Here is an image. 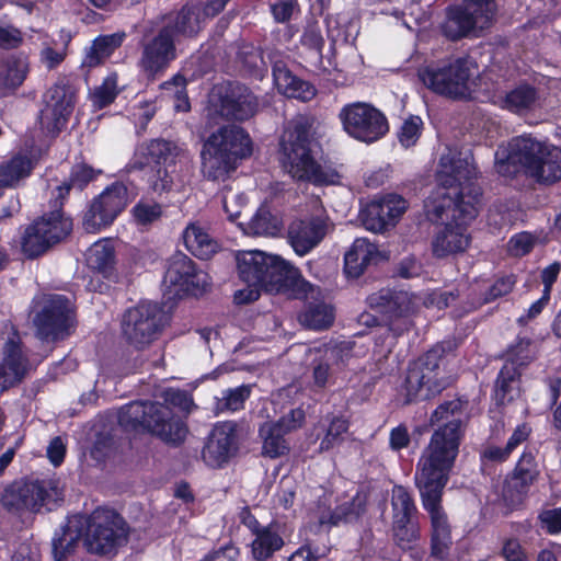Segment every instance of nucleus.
I'll return each mask as SVG.
<instances>
[{"mask_svg":"<svg viewBox=\"0 0 561 561\" xmlns=\"http://www.w3.org/2000/svg\"><path fill=\"white\" fill-rule=\"evenodd\" d=\"M462 407L460 399H454L434 410L431 424H443L432 434L415 473L422 506L431 522V554L439 560L448 556L451 546V526L442 505V496L459 451Z\"/></svg>","mask_w":561,"mask_h":561,"instance_id":"f257e3e1","label":"nucleus"},{"mask_svg":"<svg viewBox=\"0 0 561 561\" xmlns=\"http://www.w3.org/2000/svg\"><path fill=\"white\" fill-rule=\"evenodd\" d=\"M81 538L89 552L110 554L127 542L128 526L119 514L107 507H98L89 516L73 515L53 537L55 561H64Z\"/></svg>","mask_w":561,"mask_h":561,"instance_id":"f03ea898","label":"nucleus"},{"mask_svg":"<svg viewBox=\"0 0 561 561\" xmlns=\"http://www.w3.org/2000/svg\"><path fill=\"white\" fill-rule=\"evenodd\" d=\"M161 397L163 403L134 401L125 404L118 411V423L125 430L142 428L168 444L179 445L186 437L187 426L172 408L187 410L192 400L186 391L173 388L163 390Z\"/></svg>","mask_w":561,"mask_h":561,"instance_id":"7ed1b4c3","label":"nucleus"},{"mask_svg":"<svg viewBox=\"0 0 561 561\" xmlns=\"http://www.w3.org/2000/svg\"><path fill=\"white\" fill-rule=\"evenodd\" d=\"M313 119L298 115L285 126L279 141L280 162L293 179L314 185H335L341 174L329 162H318L312 154Z\"/></svg>","mask_w":561,"mask_h":561,"instance_id":"20e7f679","label":"nucleus"},{"mask_svg":"<svg viewBox=\"0 0 561 561\" xmlns=\"http://www.w3.org/2000/svg\"><path fill=\"white\" fill-rule=\"evenodd\" d=\"M477 172L472 158L443 154L437 170L438 186L427 198L426 210H467L474 208L480 187L473 183Z\"/></svg>","mask_w":561,"mask_h":561,"instance_id":"39448f33","label":"nucleus"},{"mask_svg":"<svg viewBox=\"0 0 561 561\" xmlns=\"http://www.w3.org/2000/svg\"><path fill=\"white\" fill-rule=\"evenodd\" d=\"M252 139L242 127H219L203 145L202 172L208 180H225L238 168L240 161L252 154Z\"/></svg>","mask_w":561,"mask_h":561,"instance_id":"423d86ee","label":"nucleus"},{"mask_svg":"<svg viewBox=\"0 0 561 561\" xmlns=\"http://www.w3.org/2000/svg\"><path fill=\"white\" fill-rule=\"evenodd\" d=\"M457 298L454 291L433 290L424 299L407 291L383 288L367 298L370 308L388 318L389 331L400 335L411 327L410 317L416 312L421 304L437 309L447 308Z\"/></svg>","mask_w":561,"mask_h":561,"instance_id":"0eeeda50","label":"nucleus"},{"mask_svg":"<svg viewBox=\"0 0 561 561\" xmlns=\"http://www.w3.org/2000/svg\"><path fill=\"white\" fill-rule=\"evenodd\" d=\"M444 353V345L437 344L409 365L403 385L404 403L416 399L427 400L450 385L451 375L446 370Z\"/></svg>","mask_w":561,"mask_h":561,"instance_id":"6e6552de","label":"nucleus"},{"mask_svg":"<svg viewBox=\"0 0 561 561\" xmlns=\"http://www.w3.org/2000/svg\"><path fill=\"white\" fill-rule=\"evenodd\" d=\"M474 62L467 58H456L431 64L419 70L423 84L434 93L454 100L470 98L474 91Z\"/></svg>","mask_w":561,"mask_h":561,"instance_id":"1a4fd4ad","label":"nucleus"},{"mask_svg":"<svg viewBox=\"0 0 561 561\" xmlns=\"http://www.w3.org/2000/svg\"><path fill=\"white\" fill-rule=\"evenodd\" d=\"M186 158L187 151L183 144L157 138L142 142L136 148L131 168L142 169L151 163L156 164L157 179L152 182V188L154 192H164L172 187V174L176 163Z\"/></svg>","mask_w":561,"mask_h":561,"instance_id":"9d476101","label":"nucleus"},{"mask_svg":"<svg viewBox=\"0 0 561 561\" xmlns=\"http://www.w3.org/2000/svg\"><path fill=\"white\" fill-rule=\"evenodd\" d=\"M71 230L72 220L66 213H43L22 230L21 251L27 259H36L65 239Z\"/></svg>","mask_w":561,"mask_h":561,"instance_id":"9b49d317","label":"nucleus"},{"mask_svg":"<svg viewBox=\"0 0 561 561\" xmlns=\"http://www.w3.org/2000/svg\"><path fill=\"white\" fill-rule=\"evenodd\" d=\"M71 302L59 294H39L33 298L32 313L36 333L42 340H58L71 323Z\"/></svg>","mask_w":561,"mask_h":561,"instance_id":"f8f14e48","label":"nucleus"},{"mask_svg":"<svg viewBox=\"0 0 561 561\" xmlns=\"http://www.w3.org/2000/svg\"><path fill=\"white\" fill-rule=\"evenodd\" d=\"M495 13L494 0H465L462 4L448 9L442 32L451 41L460 39L490 27Z\"/></svg>","mask_w":561,"mask_h":561,"instance_id":"ddd939ff","label":"nucleus"},{"mask_svg":"<svg viewBox=\"0 0 561 561\" xmlns=\"http://www.w3.org/2000/svg\"><path fill=\"white\" fill-rule=\"evenodd\" d=\"M176 58V42L171 35V27H160L142 36L137 67L147 79L162 77Z\"/></svg>","mask_w":561,"mask_h":561,"instance_id":"4468645a","label":"nucleus"},{"mask_svg":"<svg viewBox=\"0 0 561 561\" xmlns=\"http://www.w3.org/2000/svg\"><path fill=\"white\" fill-rule=\"evenodd\" d=\"M345 133L362 142L373 144L389 131L386 115L366 102H354L342 107L339 115Z\"/></svg>","mask_w":561,"mask_h":561,"instance_id":"2eb2a0df","label":"nucleus"},{"mask_svg":"<svg viewBox=\"0 0 561 561\" xmlns=\"http://www.w3.org/2000/svg\"><path fill=\"white\" fill-rule=\"evenodd\" d=\"M547 147L528 134L514 137L506 146H499L495 151V169L503 176H512L522 169L530 173Z\"/></svg>","mask_w":561,"mask_h":561,"instance_id":"dca6fc26","label":"nucleus"},{"mask_svg":"<svg viewBox=\"0 0 561 561\" xmlns=\"http://www.w3.org/2000/svg\"><path fill=\"white\" fill-rule=\"evenodd\" d=\"M61 493L54 480L14 482L3 491L2 505L10 511H39L56 503Z\"/></svg>","mask_w":561,"mask_h":561,"instance_id":"f3484780","label":"nucleus"},{"mask_svg":"<svg viewBox=\"0 0 561 561\" xmlns=\"http://www.w3.org/2000/svg\"><path fill=\"white\" fill-rule=\"evenodd\" d=\"M472 214L453 213L449 219V213H433L437 219H444V215H446V221L438 226L432 240V251L435 257L443 259L455 255L469 248L471 236L468 232V227L473 219Z\"/></svg>","mask_w":561,"mask_h":561,"instance_id":"a211bd4d","label":"nucleus"},{"mask_svg":"<svg viewBox=\"0 0 561 561\" xmlns=\"http://www.w3.org/2000/svg\"><path fill=\"white\" fill-rule=\"evenodd\" d=\"M162 328V313L157 304L141 301L123 316L122 332L127 342L137 348L151 343Z\"/></svg>","mask_w":561,"mask_h":561,"instance_id":"6ab92c4d","label":"nucleus"},{"mask_svg":"<svg viewBox=\"0 0 561 561\" xmlns=\"http://www.w3.org/2000/svg\"><path fill=\"white\" fill-rule=\"evenodd\" d=\"M210 284L208 274L197 268L196 264L184 253L176 252L168 261L163 285L175 296H197L206 291Z\"/></svg>","mask_w":561,"mask_h":561,"instance_id":"aec40b11","label":"nucleus"},{"mask_svg":"<svg viewBox=\"0 0 561 561\" xmlns=\"http://www.w3.org/2000/svg\"><path fill=\"white\" fill-rule=\"evenodd\" d=\"M267 260L268 267L262 283V289L272 294H287L296 298L313 296L314 287L301 277L298 268L278 255L270 254Z\"/></svg>","mask_w":561,"mask_h":561,"instance_id":"412c9836","label":"nucleus"},{"mask_svg":"<svg viewBox=\"0 0 561 561\" xmlns=\"http://www.w3.org/2000/svg\"><path fill=\"white\" fill-rule=\"evenodd\" d=\"M333 228L334 224L327 213L309 214L289 225L288 242L297 255L305 256L317 248Z\"/></svg>","mask_w":561,"mask_h":561,"instance_id":"4be33fe9","label":"nucleus"},{"mask_svg":"<svg viewBox=\"0 0 561 561\" xmlns=\"http://www.w3.org/2000/svg\"><path fill=\"white\" fill-rule=\"evenodd\" d=\"M268 257L270 254L260 250H243L237 253L239 277L249 286L247 290L236 291L234 300L238 304H247L257 299L259 288L262 287L268 267Z\"/></svg>","mask_w":561,"mask_h":561,"instance_id":"5701e85b","label":"nucleus"},{"mask_svg":"<svg viewBox=\"0 0 561 561\" xmlns=\"http://www.w3.org/2000/svg\"><path fill=\"white\" fill-rule=\"evenodd\" d=\"M28 365L21 337L14 331L0 350V392L20 383L27 374Z\"/></svg>","mask_w":561,"mask_h":561,"instance_id":"b1692460","label":"nucleus"},{"mask_svg":"<svg viewBox=\"0 0 561 561\" xmlns=\"http://www.w3.org/2000/svg\"><path fill=\"white\" fill-rule=\"evenodd\" d=\"M238 424L233 421L218 422L210 432L203 448L202 457L211 468H218L228 462L238 450Z\"/></svg>","mask_w":561,"mask_h":561,"instance_id":"393cba45","label":"nucleus"},{"mask_svg":"<svg viewBox=\"0 0 561 561\" xmlns=\"http://www.w3.org/2000/svg\"><path fill=\"white\" fill-rule=\"evenodd\" d=\"M45 105L41 111L39 123L48 134L56 135L66 127L73 110V94L65 85L55 84L44 96Z\"/></svg>","mask_w":561,"mask_h":561,"instance_id":"a878e982","label":"nucleus"},{"mask_svg":"<svg viewBox=\"0 0 561 561\" xmlns=\"http://www.w3.org/2000/svg\"><path fill=\"white\" fill-rule=\"evenodd\" d=\"M305 420L301 409L291 410L277 422H265L260 427V436L263 439V455L277 458L288 450L284 435L300 427Z\"/></svg>","mask_w":561,"mask_h":561,"instance_id":"bb28decb","label":"nucleus"},{"mask_svg":"<svg viewBox=\"0 0 561 561\" xmlns=\"http://www.w3.org/2000/svg\"><path fill=\"white\" fill-rule=\"evenodd\" d=\"M319 356L314 358L312 366L313 385L324 388L330 382L334 371L346 365L351 350L346 344L324 346L318 350Z\"/></svg>","mask_w":561,"mask_h":561,"instance_id":"cd10ccee","label":"nucleus"},{"mask_svg":"<svg viewBox=\"0 0 561 561\" xmlns=\"http://www.w3.org/2000/svg\"><path fill=\"white\" fill-rule=\"evenodd\" d=\"M256 95L244 85L232 87L221 100L220 113L228 119L245 121L259 110Z\"/></svg>","mask_w":561,"mask_h":561,"instance_id":"c85d7f7f","label":"nucleus"},{"mask_svg":"<svg viewBox=\"0 0 561 561\" xmlns=\"http://www.w3.org/2000/svg\"><path fill=\"white\" fill-rule=\"evenodd\" d=\"M272 72L277 90L287 98L306 102L316 95L314 87L294 76L284 60L274 59Z\"/></svg>","mask_w":561,"mask_h":561,"instance_id":"c756f323","label":"nucleus"},{"mask_svg":"<svg viewBox=\"0 0 561 561\" xmlns=\"http://www.w3.org/2000/svg\"><path fill=\"white\" fill-rule=\"evenodd\" d=\"M240 217L241 213H230L229 220L247 236L276 237L284 230L282 213H254L247 222Z\"/></svg>","mask_w":561,"mask_h":561,"instance_id":"7c9ffc66","label":"nucleus"},{"mask_svg":"<svg viewBox=\"0 0 561 561\" xmlns=\"http://www.w3.org/2000/svg\"><path fill=\"white\" fill-rule=\"evenodd\" d=\"M366 504V495L358 492L351 502L339 505L333 511L330 508L320 511L318 514L319 526L330 529L342 523L355 522L365 513Z\"/></svg>","mask_w":561,"mask_h":561,"instance_id":"2f4dec72","label":"nucleus"},{"mask_svg":"<svg viewBox=\"0 0 561 561\" xmlns=\"http://www.w3.org/2000/svg\"><path fill=\"white\" fill-rule=\"evenodd\" d=\"M248 547L253 560L266 561L279 551L284 545V538L276 524H267L263 529L251 536Z\"/></svg>","mask_w":561,"mask_h":561,"instance_id":"473e14b6","label":"nucleus"},{"mask_svg":"<svg viewBox=\"0 0 561 561\" xmlns=\"http://www.w3.org/2000/svg\"><path fill=\"white\" fill-rule=\"evenodd\" d=\"M538 474L539 471L534 454L529 450H524L512 477L507 481L505 495L515 492L517 501H519L528 492L529 486L537 479Z\"/></svg>","mask_w":561,"mask_h":561,"instance_id":"72a5a7b5","label":"nucleus"},{"mask_svg":"<svg viewBox=\"0 0 561 561\" xmlns=\"http://www.w3.org/2000/svg\"><path fill=\"white\" fill-rule=\"evenodd\" d=\"M494 103L503 110L522 115L536 108L538 92L530 84H519L506 92L505 95L497 96Z\"/></svg>","mask_w":561,"mask_h":561,"instance_id":"f704fd0d","label":"nucleus"},{"mask_svg":"<svg viewBox=\"0 0 561 561\" xmlns=\"http://www.w3.org/2000/svg\"><path fill=\"white\" fill-rule=\"evenodd\" d=\"M376 254L377 248L375 244L367 239L357 238L344 255L345 274L353 278L359 277Z\"/></svg>","mask_w":561,"mask_h":561,"instance_id":"c9c22d12","label":"nucleus"},{"mask_svg":"<svg viewBox=\"0 0 561 561\" xmlns=\"http://www.w3.org/2000/svg\"><path fill=\"white\" fill-rule=\"evenodd\" d=\"M28 62L26 57L11 56L0 64V96L13 93L26 79Z\"/></svg>","mask_w":561,"mask_h":561,"instance_id":"e433bc0d","label":"nucleus"},{"mask_svg":"<svg viewBox=\"0 0 561 561\" xmlns=\"http://www.w3.org/2000/svg\"><path fill=\"white\" fill-rule=\"evenodd\" d=\"M135 197L124 183L115 182L93 198L90 210H124Z\"/></svg>","mask_w":561,"mask_h":561,"instance_id":"4c0bfd02","label":"nucleus"},{"mask_svg":"<svg viewBox=\"0 0 561 561\" xmlns=\"http://www.w3.org/2000/svg\"><path fill=\"white\" fill-rule=\"evenodd\" d=\"M162 27H171V35L175 37V42L179 36H194L202 28L199 9L185 5L181 11L169 14Z\"/></svg>","mask_w":561,"mask_h":561,"instance_id":"58836bf2","label":"nucleus"},{"mask_svg":"<svg viewBox=\"0 0 561 561\" xmlns=\"http://www.w3.org/2000/svg\"><path fill=\"white\" fill-rule=\"evenodd\" d=\"M186 249L195 256L207 260L219 249L218 242L211 238L205 227L193 222L183 232Z\"/></svg>","mask_w":561,"mask_h":561,"instance_id":"ea45409f","label":"nucleus"},{"mask_svg":"<svg viewBox=\"0 0 561 561\" xmlns=\"http://www.w3.org/2000/svg\"><path fill=\"white\" fill-rule=\"evenodd\" d=\"M126 38L125 32H117L96 37L87 49L82 65L89 68L104 62L117 49Z\"/></svg>","mask_w":561,"mask_h":561,"instance_id":"a19ab883","label":"nucleus"},{"mask_svg":"<svg viewBox=\"0 0 561 561\" xmlns=\"http://www.w3.org/2000/svg\"><path fill=\"white\" fill-rule=\"evenodd\" d=\"M33 170V161L26 154H15L0 163V187H11L27 178Z\"/></svg>","mask_w":561,"mask_h":561,"instance_id":"79ce46f5","label":"nucleus"},{"mask_svg":"<svg viewBox=\"0 0 561 561\" xmlns=\"http://www.w3.org/2000/svg\"><path fill=\"white\" fill-rule=\"evenodd\" d=\"M530 174L542 183H554L561 180V149L547 147L536 168Z\"/></svg>","mask_w":561,"mask_h":561,"instance_id":"37998d69","label":"nucleus"},{"mask_svg":"<svg viewBox=\"0 0 561 561\" xmlns=\"http://www.w3.org/2000/svg\"><path fill=\"white\" fill-rule=\"evenodd\" d=\"M87 265L102 274L108 273L115 263V251L111 240L100 239L85 252Z\"/></svg>","mask_w":561,"mask_h":561,"instance_id":"c03bdc74","label":"nucleus"},{"mask_svg":"<svg viewBox=\"0 0 561 561\" xmlns=\"http://www.w3.org/2000/svg\"><path fill=\"white\" fill-rule=\"evenodd\" d=\"M250 396L251 387L249 385L225 389L220 392V396L215 398L214 410L216 414L240 411Z\"/></svg>","mask_w":561,"mask_h":561,"instance_id":"a18cd8bd","label":"nucleus"},{"mask_svg":"<svg viewBox=\"0 0 561 561\" xmlns=\"http://www.w3.org/2000/svg\"><path fill=\"white\" fill-rule=\"evenodd\" d=\"M333 320V309L324 302L308 305L299 316V321L304 327L316 331L329 328Z\"/></svg>","mask_w":561,"mask_h":561,"instance_id":"49530a36","label":"nucleus"},{"mask_svg":"<svg viewBox=\"0 0 561 561\" xmlns=\"http://www.w3.org/2000/svg\"><path fill=\"white\" fill-rule=\"evenodd\" d=\"M391 531L396 545L402 550L411 549L421 537L417 518L392 520Z\"/></svg>","mask_w":561,"mask_h":561,"instance_id":"de8ad7c7","label":"nucleus"},{"mask_svg":"<svg viewBox=\"0 0 561 561\" xmlns=\"http://www.w3.org/2000/svg\"><path fill=\"white\" fill-rule=\"evenodd\" d=\"M417 507L411 493L402 485H394L391 490V519L417 518Z\"/></svg>","mask_w":561,"mask_h":561,"instance_id":"09e8293b","label":"nucleus"},{"mask_svg":"<svg viewBox=\"0 0 561 561\" xmlns=\"http://www.w3.org/2000/svg\"><path fill=\"white\" fill-rule=\"evenodd\" d=\"M402 213H358L357 222L373 233H385L399 221Z\"/></svg>","mask_w":561,"mask_h":561,"instance_id":"8fccbe9b","label":"nucleus"},{"mask_svg":"<svg viewBox=\"0 0 561 561\" xmlns=\"http://www.w3.org/2000/svg\"><path fill=\"white\" fill-rule=\"evenodd\" d=\"M160 88L163 95L173 101L175 111H190L191 104L186 92V79L182 75H174L170 80L163 82Z\"/></svg>","mask_w":561,"mask_h":561,"instance_id":"3c124183","label":"nucleus"},{"mask_svg":"<svg viewBox=\"0 0 561 561\" xmlns=\"http://www.w3.org/2000/svg\"><path fill=\"white\" fill-rule=\"evenodd\" d=\"M350 423L341 415L330 419L328 426L323 428L324 435L320 439V451H328L343 442V435L347 433Z\"/></svg>","mask_w":561,"mask_h":561,"instance_id":"603ef678","label":"nucleus"},{"mask_svg":"<svg viewBox=\"0 0 561 561\" xmlns=\"http://www.w3.org/2000/svg\"><path fill=\"white\" fill-rule=\"evenodd\" d=\"M518 375L517 367L510 362H506L500 370L495 383V398L501 404L513 399L511 392L514 390V383Z\"/></svg>","mask_w":561,"mask_h":561,"instance_id":"864d4df0","label":"nucleus"},{"mask_svg":"<svg viewBox=\"0 0 561 561\" xmlns=\"http://www.w3.org/2000/svg\"><path fill=\"white\" fill-rule=\"evenodd\" d=\"M118 93V77L113 72L105 77L100 85L95 87L91 99L93 105L101 110L113 103Z\"/></svg>","mask_w":561,"mask_h":561,"instance_id":"5fc2aeb1","label":"nucleus"},{"mask_svg":"<svg viewBox=\"0 0 561 561\" xmlns=\"http://www.w3.org/2000/svg\"><path fill=\"white\" fill-rule=\"evenodd\" d=\"M365 210H408L410 204L397 193H385L374 196L366 205Z\"/></svg>","mask_w":561,"mask_h":561,"instance_id":"6e6d98bb","label":"nucleus"},{"mask_svg":"<svg viewBox=\"0 0 561 561\" xmlns=\"http://www.w3.org/2000/svg\"><path fill=\"white\" fill-rule=\"evenodd\" d=\"M537 242V234L522 231L511 237L507 243V251L512 256L522 257L529 254Z\"/></svg>","mask_w":561,"mask_h":561,"instance_id":"4d7b16f0","label":"nucleus"},{"mask_svg":"<svg viewBox=\"0 0 561 561\" xmlns=\"http://www.w3.org/2000/svg\"><path fill=\"white\" fill-rule=\"evenodd\" d=\"M102 173L103 171L101 169H94L87 163H77L71 169L69 184L72 187L83 190Z\"/></svg>","mask_w":561,"mask_h":561,"instance_id":"13d9d810","label":"nucleus"},{"mask_svg":"<svg viewBox=\"0 0 561 561\" xmlns=\"http://www.w3.org/2000/svg\"><path fill=\"white\" fill-rule=\"evenodd\" d=\"M117 213H84L82 227L88 233H98L110 227Z\"/></svg>","mask_w":561,"mask_h":561,"instance_id":"bf43d9fd","label":"nucleus"},{"mask_svg":"<svg viewBox=\"0 0 561 561\" xmlns=\"http://www.w3.org/2000/svg\"><path fill=\"white\" fill-rule=\"evenodd\" d=\"M241 62L249 75L255 78H263L266 66L261 51L254 47L241 51Z\"/></svg>","mask_w":561,"mask_h":561,"instance_id":"052dcab7","label":"nucleus"},{"mask_svg":"<svg viewBox=\"0 0 561 561\" xmlns=\"http://www.w3.org/2000/svg\"><path fill=\"white\" fill-rule=\"evenodd\" d=\"M501 557L505 561H530L528 552L515 537L505 538L502 542Z\"/></svg>","mask_w":561,"mask_h":561,"instance_id":"680f3d73","label":"nucleus"},{"mask_svg":"<svg viewBox=\"0 0 561 561\" xmlns=\"http://www.w3.org/2000/svg\"><path fill=\"white\" fill-rule=\"evenodd\" d=\"M422 119L419 116H411L407 119L399 134V140L402 146L409 148L413 146L421 135Z\"/></svg>","mask_w":561,"mask_h":561,"instance_id":"e2e57ef3","label":"nucleus"},{"mask_svg":"<svg viewBox=\"0 0 561 561\" xmlns=\"http://www.w3.org/2000/svg\"><path fill=\"white\" fill-rule=\"evenodd\" d=\"M516 284L513 275L499 277L485 291L482 302H490L512 291Z\"/></svg>","mask_w":561,"mask_h":561,"instance_id":"0e129e2a","label":"nucleus"},{"mask_svg":"<svg viewBox=\"0 0 561 561\" xmlns=\"http://www.w3.org/2000/svg\"><path fill=\"white\" fill-rule=\"evenodd\" d=\"M23 43L22 32L11 25L0 26V48L14 49Z\"/></svg>","mask_w":561,"mask_h":561,"instance_id":"69168bd1","label":"nucleus"},{"mask_svg":"<svg viewBox=\"0 0 561 561\" xmlns=\"http://www.w3.org/2000/svg\"><path fill=\"white\" fill-rule=\"evenodd\" d=\"M539 519L542 528L549 534L554 535L561 533V507L543 511L539 515Z\"/></svg>","mask_w":561,"mask_h":561,"instance_id":"338daca9","label":"nucleus"},{"mask_svg":"<svg viewBox=\"0 0 561 561\" xmlns=\"http://www.w3.org/2000/svg\"><path fill=\"white\" fill-rule=\"evenodd\" d=\"M410 435L405 425L400 424L392 428L389 436V445L392 450H401L408 447Z\"/></svg>","mask_w":561,"mask_h":561,"instance_id":"774afa93","label":"nucleus"}]
</instances>
